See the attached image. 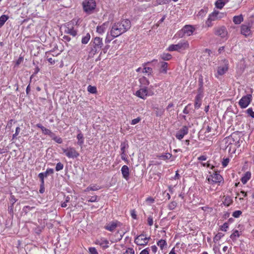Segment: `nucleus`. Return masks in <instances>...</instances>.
<instances>
[{
	"label": "nucleus",
	"instance_id": "f257e3e1",
	"mask_svg": "<svg viewBox=\"0 0 254 254\" xmlns=\"http://www.w3.org/2000/svg\"><path fill=\"white\" fill-rule=\"evenodd\" d=\"M131 27V22L128 19H123L115 23L110 31V34L113 38H116L127 32Z\"/></svg>",
	"mask_w": 254,
	"mask_h": 254
},
{
	"label": "nucleus",
	"instance_id": "f03ea898",
	"mask_svg": "<svg viewBox=\"0 0 254 254\" xmlns=\"http://www.w3.org/2000/svg\"><path fill=\"white\" fill-rule=\"evenodd\" d=\"M83 9L84 12L88 14L93 13L96 3L94 0H84L82 2Z\"/></svg>",
	"mask_w": 254,
	"mask_h": 254
},
{
	"label": "nucleus",
	"instance_id": "7ed1b4c3",
	"mask_svg": "<svg viewBox=\"0 0 254 254\" xmlns=\"http://www.w3.org/2000/svg\"><path fill=\"white\" fill-rule=\"evenodd\" d=\"M78 21L73 19L65 25L64 33L75 37L77 34V30L75 28V25L77 24Z\"/></svg>",
	"mask_w": 254,
	"mask_h": 254
},
{
	"label": "nucleus",
	"instance_id": "20e7f679",
	"mask_svg": "<svg viewBox=\"0 0 254 254\" xmlns=\"http://www.w3.org/2000/svg\"><path fill=\"white\" fill-rule=\"evenodd\" d=\"M91 42L93 44L90 54L94 55L100 51L101 48L103 46V43L102 39L98 37L94 38Z\"/></svg>",
	"mask_w": 254,
	"mask_h": 254
},
{
	"label": "nucleus",
	"instance_id": "39448f33",
	"mask_svg": "<svg viewBox=\"0 0 254 254\" xmlns=\"http://www.w3.org/2000/svg\"><path fill=\"white\" fill-rule=\"evenodd\" d=\"M226 142L229 143L227 146V148L229 147V151L231 150V145H235L237 147L240 146L239 137L236 133H232L230 136L226 138Z\"/></svg>",
	"mask_w": 254,
	"mask_h": 254
},
{
	"label": "nucleus",
	"instance_id": "423d86ee",
	"mask_svg": "<svg viewBox=\"0 0 254 254\" xmlns=\"http://www.w3.org/2000/svg\"><path fill=\"white\" fill-rule=\"evenodd\" d=\"M62 150L65 155L69 158H76L79 156V153L73 147H69L66 149L63 148Z\"/></svg>",
	"mask_w": 254,
	"mask_h": 254
},
{
	"label": "nucleus",
	"instance_id": "0eeeda50",
	"mask_svg": "<svg viewBox=\"0 0 254 254\" xmlns=\"http://www.w3.org/2000/svg\"><path fill=\"white\" fill-rule=\"evenodd\" d=\"M189 47V43L188 42H180L178 44L171 45L168 48L169 51H178L181 50H185Z\"/></svg>",
	"mask_w": 254,
	"mask_h": 254
},
{
	"label": "nucleus",
	"instance_id": "6e6552de",
	"mask_svg": "<svg viewBox=\"0 0 254 254\" xmlns=\"http://www.w3.org/2000/svg\"><path fill=\"white\" fill-rule=\"evenodd\" d=\"M195 28L194 27L190 25H185L182 30L179 32L178 34L179 36L183 37L185 35L188 36H190L194 32Z\"/></svg>",
	"mask_w": 254,
	"mask_h": 254
},
{
	"label": "nucleus",
	"instance_id": "1a4fd4ad",
	"mask_svg": "<svg viewBox=\"0 0 254 254\" xmlns=\"http://www.w3.org/2000/svg\"><path fill=\"white\" fill-rule=\"evenodd\" d=\"M207 180L209 184H214L220 183L223 180V178L220 174L215 172L207 176Z\"/></svg>",
	"mask_w": 254,
	"mask_h": 254
},
{
	"label": "nucleus",
	"instance_id": "9d476101",
	"mask_svg": "<svg viewBox=\"0 0 254 254\" xmlns=\"http://www.w3.org/2000/svg\"><path fill=\"white\" fill-rule=\"evenodd\" d=\"M252 100V96L248 94L243 96L239 101V105L241 108L244 109L247 108L250 104Z\"/></svg>",
	"mask_w": 254,
	"mask_h": 254
},
{
	"label": "nucleus",
	"instance_id": "9b49d317",
	"mask_svg": "<svg viewBox=\"0 0 254 254\" xmlns=\"http://www.w3.org/2000/svg\"><path fill=\"white\" fill-rule=\"evenodd\" d=\"M150 239V237H144V235L141 234L135 238L134 243L139 246H145L148 244V240Z\"/></svg>",
	"mask_w": 254,
	"mask_h": 254
},
{
	"label": "nucleus",
	"instance_id": "f8f14e48",
	"mask_svg": "<svg viewBox=\"0 0 254 254\" xmlns=\"http://www.w3.org/2000/svg\"><path fill=\"white\" fill-rule=\"evenodd\" d=\"M188 132L189 128L188 127L185 126L176 132L175 136L178 139L181 140Z\"/></svg>",
	"mask_w": 254,
	"mask_h": 254
},
{
	"label": "nucleus",
	"instance_id": "ddd939ff",
	"mask_svg": "<svg viewBox=\"0 0 254 254\" xmlns=\"http://www.w3.org/2000/svg\"><path fill=\"white\" fill-rule=\"evenodd\" d=\"M122 226V223L118 221H113L105 226L104 228L110 232H113L117 227Z\"/></svg>",
	"mask_w": 254,
	"mask_h": 254
},
{
	"label": "nucleus",
	"instance_id": "4468645a",
	"mask_svg": "<svg viewBox=\"0 0 254 254\" xmlns=\"http://www.w3.org/2000/svg\"><path fill=\"white\" fill-rule=\"evenodd\" d=\"M96 245H99L103 250H105L109 247V241L105 238H101L95 241Z\"/></svg>",
	"mask_w": 254,
	"mask_h": 254
},
{
	"label": "nucleus",
	"instance_id": "2eb2a0df",
	"mask_svg": "<svg viewBox=\"0 0 254 254\" xmlns=\"http://www.w3.org/2000/svg\"><path fill=\"white\" fill-rule=\"evenodd\" d=\"M214 33L221 38H225L227 35V31L225 26H221L215 28Z\"/></svg>",
	"mask_w": 254,
	"mask_h": 254
},
{
	"label": "nucleus",
	"instance_id": "dca6fc26",
	"mask_svg": "<svg viewBox=\"0 0 254 254\" xmlns=\"http://www.w3.org/2000/svg\"><path fill=\"white\" fill-rule=\"evenodd\" d=\"M135 95L142 99H146L148 95V91L146 87H143L137 90Z\"/></svg>",
	"mask_w": 254,
	"mask_h": 254
},
{
	"label": "nucleus",
	"instance_id": "f3484780",
	"mask_svg": "<svg viewBox=\"0 0 254 254\" xmlns=\"http://www.w3.org/2000/svg\"><path fill=\"white\" fill-rule=\"evenodd\" d=\"M203 97V93L198 92L195 98L194 107L195 109H198L201 104V99Z\"/></svg>",
	"mask_w": 254,
	"mask_h": 254
},
{
	"label": "nucleus",
	"instance_id": "a211bd4d",
	"mask_svg": "<svg viewBox=\"0 0 254 254\" xmlns=\"http://www.w3.org/2000/svg\"><path fill=\"white\" fill-rule=\"evenodd\" d=\"M228 69V62L225 63V64L223 66H220L217 69V74L219 75H222L226 72Z\"/></svg>",
	"mask_w": 254,
	"mask_h": 254
},
{
	"label": "nucleus",
	"instance_id": "6ab92c4d",
	"mask_svg": "<svg viewBox=\"0 0 254 254\" xmlns=\"http://www.w3.org/2000/svg\"><path fill=\"white\" fill-rule=\"evenodd\" d=\"M157 60H153L151 63H153V62H157ZM151 63V62H147V63H144L143 64H142V66H143V69L142 70V72L143 73H148V75H150L152 72V68L150 67H146V65H147V64H149Z\"/></svg>",
	"mask_w": 254,
	"mask_h": 254
},
{
	"label": "nucleus",
	"instance_id": "aec40b11",
	"mask_svg": "<svg viewBox=\"0 0 254 254\" xmlns=\"http://www.w3.org/2000/svg\"><path fill=\"white\" fill-rule=\"evenodd\" d=\"M121 172L123 175V177L126 180H127L129 178V169L128 167L126 165H124L121 169Z\"/></svg>",
	"mask_w": 254,
	"mask_h": 254
},
{
	"label": "nucleus",
	"instance_id": "412c9836",
	"mask_svg": "<svg viewBox=\"0 0 254 254\" xmlns=\"http://www.w3.org/2000/svg\"><path fill=\"white\" fill-rule=\"evenodd\" d=\"M241 34L248 36L251 34V31L250 27L246 25H242L241 26Z\"/></svg>",
	"mask_w": 254,
	"mask_h": 254
},
{
	"label": "nucleus",
	"instance_id": "4be33fe9",
	"mask_svg": "<svg viewBox=\"0 0 254 254\" xmlns=\"http://www.w3.org/2000/svg\"><path fill=\"white\" fill-rule=\"evenodd\" d=\"M79 133L77 135V139L78 140L77 144L79 145L81 147V149L83 148V144L84 143V136L83 134L81 133L80 130H78Z\"/></svg>",
	"mask_w": 254,
	"mask_h": 254
},
{
	"label": "nucleus",
	"instance_id": "5701e85b",
	"mask_svg": "<svg viewBox=\"0 0 254 254\" xmlns=\"http://www.w3.org/2000/svg\"><path fill=\"white\" fill-rule=\"evenodd\" d=\"M219 14L220 13L218 11L215 10L209 14L208 18L211 21L216 20L217 19L221 18L222 17L221 16H218Z\"/></svg>",
	"mask_w": 254,
	"mask_h": 254
},
{
	"label": "nucleus",
	"instance_id": "b1692460",
	"mask_svg": "<svg viewBox=\"0 0 254 254\" xmlns=\"http://www.w3.org/2000/svg\"><path fill=\"white\" fill-rule=\"evenodd\" d=\"M108 23H104L101 25L98 26L97 27V32L100 34L104 33L108 27Z\"/></svg>",
	"mask_w": 254,
	"mask_h": 254
},
{
	"label": "nucleus",
	"instance_id": "393cba45",
	"mask_svg": "<svg viewBox=\"0 0 254 254\" xmlns=\"http://www.w3.org/2000/svg\"><path fill=\"white\" fill-rule=\"evenodd\" d=\"M230 0H217L215 2V6L217 8L222 9L224 5Z\"/></svg>",
	"mask_w": 254,
	"mask_h": 254
},
{
	"label": "nucleus",
	"instance_id": "a878e982",
	"mask_svg": "<svg viewBox=\"0 0 254 254\" xmlns=\"http://www.w3.org/2000/svg\"><path fill=\"white\" fill-rule=\"evenodd\" d=\"M243 20L244 17L242 14L234 16L233 18V21L235 24H240Z\"/></svg>",
	"mask_w": 254,
	"mask_h": 254
},
{
	"label": "nucleus",
	"instance_id": "bb28decb",
	"mask_svg": "<svg viewBox=\"0 0 254 254\" xmlns=\"http://www.w3.org/2000/svg\"><path fill=\"white\" fill-rule=\"evenodd\" d=\"M198 82L199 87L197 91L203 93V79L202 75H199Z\"/></svg>",
	"mask_w": 254,
	"mask_h": 254
},
{
	"label": "nucleus",
	"instance_id": "cd10ccee",
	"mask_svg": "<svg viewBox=\"0 0 254 254\" xmlns=\"http://www.w3.org/2000/svg\"><path fill=\"white\" fill-rule=\"evenodd\" d=\"M129 146L128 142L127 140L121 142V153H126V150L128 148Z\"/></svg>",
	"mask_w": 254,
	"mask_h": 254
},
{
	"label": "nucleus",
	"instance_id": "c85d7f7f",
	"mask_svg": "<svg viewBox=\"0 0 254 254\" xmlns=\"http://www.w3.org/2000/svg\"><path fill=\"white\" fill-rule=\"evenodd\" d=\"M172 154L170 153H165L164 154H161V155L158 156L157 157L159 159L166 160L169 159L172 157Z\"/></svg>",
	"mask_w": 254,
	"mask_h": 254
},
{
	"label": "nucleus",
	"instance_id": "c756f323",
	"mask_svg": "<svg viewBox=\"0 0 254 254\" xmlns=\"http://www.w3.org/2000/svg\"><path fill=\"white\" fill-rule=\"evenodd\" d=\"M140 84L143 87H146V86L149 84V80L144 76L139 79Z\"/></svg>",
	"mask_w": 254,
	"mask_h": 254
},
{
	"label": "nucleus",
	"instance_id": "7c9ffc66",
	"mask_svg": "<svg viewBox=\"0 0 254 254\" xmlns=\"http://www.w3.org/2000/svg\"><path fill=\"white\" fill-rule=\"evenodd\" d=\"M233 202V200L230 196H225L224 200L223 201V204L227 206H229Z\"/></svg>",
	"mask_w": 254,
	"mask_h": 254
},
{
	"label": "nucleus",
	"instance_id": "2f4dec72",
	"mask_svg": "<svg viewBox=\"0 0 254 254\" xmlns=\"http://www.w3.org/2000/svg\"><path fill=\"white\" fill-rule=\"evenodd\" d=\"M100 189V187L99 186L96 185H90L88 186L85 190L86 191H89L90 190L95 191L98 190Z\"/></svg>",
	"mask_w": 254,
	"mask_h": 254
},
{
	"label": "nucleus",
	"instance_id": "473e14b6",
	"mask_svg": "<svg viewBox=\"0 0 254 254\" xmlns=\"http://www.w3.org/2000/svg\"><path fill=\"white\" fill-rule=\"evenodd\" d=\"M154 111L155 112L156 116L157 117L162 116L164 112V110L163 109L158 107L154 108Z\"/></svg>",
	"mask_w": 254,
	"mask_h": 254
},
{
	"label": "nucleus",
	"instance_id": "72a5a7b5",
	"mask_svg": "<svg viewBox=\"0 0 254 254\" xmlns=\"http://www.w3.org/2000/svg\"><path fill=\"white\" fill-rule=\"evenodd\" d=\"M8 18L9 17L6 15H2L0 17V28L4 25Z\"/></svg>",
	"mask_w": 254,
	"mask_h": 254
},
{
	"label": "nucleus",
	"instance_id": "f704fd0d",
	"mask_svg": "<svg viewBox=\"0 0 254 254\" xmlns=\"http://www.w3.org/2000/svg\"><path fill=\"white\" fill-rule=\"evenodd\" d=\"M90 39V35L89 33H87L85 36H83L81 39V43L83 44H86L89 42Z\"/></svg>",
	"mask_w": 254,
	"mask_h": 254
},
{
	"label": "nucleus",
	"instance_id": "c9c22d12",
	"mask_svg": "<svg viewBox=\"0 0 254 254\" xmlns=\"http://www.w3.org/2000/svg\"><path fill=\"white\" fill-rule=\"evenodd\" d=\"M224 236V234L223 233L221 232L218 233L213 238L214 242L216 243L217 242L219 241Z\"/></svg>",
	"mask_w": 254,
	"mask_h": 254
},
{
	"label": "nucleus",
	"instance_id": "e433bc0d",
	"mask_svg": "<svg viewBox=\"0 0 254 254\" xmlns=\"http://www.w3.org/2000/svg\"><path fill=\"white\" fill-rule=\"evenodd\" d=\"M240 237V234L239 231L237 230H235L233 233L230 235V238L233 241H235L236 240V238Z\"/></svg>",
	"mask_w": 254,
	"mask_h": 254
},
{
	"label": "nucleus",
	"instance_id": "4c0bfd02",
	"mask_svg": "<svg viewBox=\"0 0 254 254\" xmlns=\"http://www.w3.org/2000/svg\"><path fill=\"white\" fill-rule=\"evenodd\" d=\"M168 66V64L166 62H162L160 72L162 73H166L167 72V69Z\"/></svg>",
	"mask_w": 254,
	"mask_h": 254
},
{
	"label": "nucleus",
	"instance_id": "58836bf2",
	"mask_svg": "<svg viewBox=\"0 0 254 254\" xmlns=\"http://www.w3.org/2000/svg\"><path fill=\"white\" fill-rule=\"evenodd\" d=\"M157 245L160 248L161 250H163L164 246H167V243L164 240H159L157 243Z\"/></svg>",
	"mask_w": 254,
	"mask_h": 254
},
{
	"label": "nucleus",
	"instance_id": "ea45409f",
	"mask_svg": "<svg viewBox=\"0 0 254 254\" xmlns=\"http://www.w3.org/2000/svg\"><path fill=\"white\" fill-rule=\"evenodd\" d=\"M161 58L162 60L165 61H168L172 58V56L168 53H164L161 55Z\"/></svg>",
	"mask_w": 254,
	"mask_h": 254
},
{
	"label": "nucleus",
	"instance_id": "a19ab883",
	"mask_svg": "<svg viewBox=\"0 0 254 254\" xmlns=\"http://www.w3.org/2000/svg\"><path fill=\"white\" fill-rule=\"evenodd\" d=\"M87 90L89 92L91 93H96L97 92V89L95 86H92L91 85H89L87 87Z\"/></svg>",
	"mask_w": 254,
	"mask_h": 254
},
{
	"label": "nucleus",
	"instance_id": "79ce46f5",
	"mask_svg": "<svg viewBox=\"0 0 254 254\" xmlns=\"http://www.w3.org/2000/svg\"><path fill=\"white\" fill-rule=\"evenodd\" d=\"M34 206H25L23 208V211L26 214L28 213L29 211L30 210H32V209H34Z\"/></svg>",
	"mask_w": 254,
	"mask_h": 254
},
{
	"label": "nucleus",
	"instance_id": "37998d69",
	"mask_svg": "<svg viewBox=\"0 0 254 254\" xmlns=\"http://www.w3.org/2000/svg\"><path fill=\"white\" fill-rule=\"evenodd\" d=\"M171 1V0H156V5H163L167 4Z\"/></svg>",
	"mask_w": 254,
	"mask_h": 254
},
{
	"label": "nucleus",
	"instance_id": "c03bdc74",
	"mask_svg": "<svg viewBox=\"0 0 254 254\" xmlns=\"http://www.w3.org/2000/svg\"><path fill=\"white\" fill-rule=\"evenodd\" d=\"M177 203L176 201H173L169 204L168 208L171 210H174L177 206Z\"/></svg>",
	"mask_w": 254,
	"mask_h": 254
},
{
	"label": "nucleus",
	"instance_id": "a18cd8bd",
	"mask_svg": "<svg viewBox=\"0 0 254 254\" xmlns=\"http://www.w3.org/2000/svg\"><path fill=\"white\" fill-rule=\"evenodd\" d=\"M51 137L55 141H56V142H57L59 144H61L63 142L62 139L61 137L56 136L54 133V136Z\"/></svg>",
	"mask_w": 254,
	"mask_h": 254
},
{
	"label": "nucleus",
	"instance_id": "49530a36",
	"mask_svg": "<svg viewBox=\"0 0 254 254\" xmlns=\"http://www.w3.org/2000/svg\"><path fill=\"white\" fill-rule=\"evenodd\" d=\"M43 133L45 134L49 135L50 137H53L54 136V133L52 132L50 129L46 128V129H44V131L43 132Z\"/></svg>",
	"mask_w": 254,
	"mask_h": 254
},
{
	"label": "nucleus",
	"instance_id": "de8ad7c7",
	"mask_svg": "<svg viewBox=\"0 0 254 254\" xmlns=\"http://www.w3.org/2000/svg\"><path fill=\"white\" fill-rule=\"evenodd\" d=\"M63 168H64V165L62 163L59 162L57 164L56 166V170L57 171H59L63 169Z\"/></svg>",
	"mask_w": 254,
	"mask_h": 254
},
{
	"label": "nucleus",
	"instance_id": "09e8293b",
	"mask_svg": "<svg viewBox=\"0 0 254 254\" xmlns=\"http://www.w3.org/2000/svg\"><path fill=\"white\" fill-rule=\"evenodd\" d=\"M44 174L45 177H47L49 174H53L54 173V170L51 168L47 169L45 172H43Z\"/></svg>",
	"mask_w": 254,
	"mask_h": 254
},
{
	"label": "nucleus",
	"instance_id": "8fccbe9b",
	"mask_svg": "<svg viewBox=\"0 0 254 254\" xmlns=\"http://www.w3.org/2000/svg\"><path fill=\"white\" fill-rule=\"evenodd\" d=\"M242 212L240 210H236L232 214V216L235 218H238L241 214Z\"/></svg>",
	"mask_w": 254,
	"mask_h": 254
},
{
	"label": "nucleus",
	"instance_id": "3c124183",
	"mask_svg": "<svg viewBox=\"0 0 254 254\" xmlns=\"http://www.w3.org/2000/svg\"><path fill=\"white\" fill-rule=\"evenodd\" d=\"M89 252L90 254H98L97 250L94 247H90L89 248Z\"/></svg>",
	"mask_w": 254,
	"mask_h": 254
},
{
	"label": "nucleus",
	"instance_id": "603ef678",
	"mask_svg": "<svg viewBox=\"0 0 254 254\" xmlns=\"http://www.w3.org/2000/svg\"><path fill=\"white\" fill-rule=\"evenodd\" d=\"M20 130H21V129L19 127H18L16 128L15 132L12 135V139H13L16 137V136L19 134Z\"/></svg>",
	"mask_w": 254,
	"mask_h": 254
},
{
	"label": "nucleus",
	"instance_id": "864d4df0",
	"mask_svg": "<svg viewBox=\"0 0 254 254\" xmlns=\"http://www.w3.org/2000/svg\"><path fill=\"white\" fill-rule=\"evenodd\" d=\"M9 200L11 203V204L14 205V204L17 201V199H16V198L13 195L11 194Z\"/></svg>",
	"mask_w": 254,
	"mask_h": 254
},
{
	"label": "nucleus",
	"instance_id": "5fc2aeb1",
	"mask_svg": "<svg viewBox=\"0 0 254 254\" xmlns=\"http://www.w3.org/2000/svg\"><path fill=\"white\" fill-rule=\"evenodd\" d=\"M230 159L228 158H224L222 164L223 167H226L229 162Z\"/></svg>",
	"mask_w": 254,
	"mask_h": 254
},
{
	"label": "nucleus",
	"instance_id": "6e6d98bb",
	"mask_svg": "<svg viewBox=\"0 0 254 254\" xmlns=\"http://www.w3.org/2000/svg\"><path fill=\"white\" fill-rule=\"evenodd\" d=\"M247 112L249 116H250L253 118H254V112H253L252 108H249L247 110Z\"/></svg>",
	"mask_w": 254,
	"mask_h": 254
},
{
	"label": "nucleus",
	"instance_id": "4d7b16f0",
	"mask_svg": "<svg viewBox=\"0 0 254 254\" xmlns=\"http://www.w3.org/2000/svg\"><path fill=\"white\" fill-rule=\"evenodd\" d=\"M38 177H39V178L40 179L41 183V184H44V177H45V175H44V174L43 173H40L39 174Z\"/></svg>",
	"mask_w": 254,
	"mask_h": 254
},
{
	"label": "nucleus",
	"instance_id": "13d9d810",
	"mask_svg": "<svg viewBox=\"0 0 254 254\" xmlns=\"http://www.w3.org/2000/svg\"><path fill=\"white\" fill-rule=\"evenodd\" d=\"M228 228V224L227 222L224 223L223 225L221 226V230L226 232L227 229Z\"/></svg>",
	"mask_w": 254,
	"mask_h": 254
},
{
	"label": "nucleus",
	"instance_id": "bf43d9fd",
	"mask_svg": "<svg viewBox=\"0 0 254 254\" xmlns=\"http://www.w3.org/2000/svg\"><path fill=\"white\" fill-rule=\"evenodd\" d=\"M250 179V177L247 176H244L241 178V182L243 184L247 183L248 181Z\"/></svg>",
	"mask_w": 254,
	"mask_h": 254
},
{
	"label": "nucleus",
	"instance_id": "052dcab7",
	"mask_svg": "<svg viewBox=\"0 0 254 254\" xmlns=\"http://www.w3.org/2000/svg\"><path fill=\"white\" fill-rule=\"evenodd\" d=\"M97 197L98 196L97 195L90 196L89 199L88 200V201L91 202L97 201Z\"/></svg>",
	"mask_w": 254,
	"mask_h": 254
},
{
	"label": "nucleus",
	"instance_id": "680f3d73",
	"mask_svg": "<svg viewBox=\"0 0 254 254\" xmlns=\"http://www.w3.org/2000/svg\"><path fill=\"white\" fill-rule=\"evenodd\" d=\"M147 223L149 226H151L153 225V220L152 216H150L147 218Z\"/></svg>",
	"mask_w": 254,
	"mask_h": 254
},
{
	"label": "nucleus",
	"instance_id": "e2e57ef3",
	"mask_svg": "<svg viewBox=\"0 0 254 254\" xmlns=\"http://www.w3.org/2000/svg\"><path fill=\"white\" fill-rule=\"evenodd\" d=\"M140 121V118H137L136 119H134L131 121V124L132 125H134L138 123H139Z\"/></svg>",
	"mask_w": 254,
	"mask_h": 254
},
{
	"label": "nucleus",
	"instance_id": "0e129e2a",
	"mask_svg": "<svg viewBox=\"0 0 254 254\" xmlns=\"http://www.w3.org/2000/svg\"><path fill=\"white\" fill-rule=\"evenodd\" d=\"M130 214L132 218L134 219H136L137 218V215L136 214V212L134 210H132L130 212Z\"/></svg>",
	"mask_w": 254,
	"mask_h": 254
},
{
	"label": "nucleus",
	"instance_id": "69168bd1",
	"mask_svg": "<svg viewBox=\"0 0 254 254\" xmlns=\"http://www.w3.org/2000/svg\"><path fill=\"white\" fill-rule=\"evenodd\" d=\"M126 253H129L130 254H134L135 252L134 250L131 248H128L126 252Z\"/></svg>",
	"mask_w": 254,
	"mask_h": 254
},
{
	"label": "nucleus",
	"instance_id": "338daca9",
	"mask_svg": "<svg viewBox=\"0 0 254 254\" xmlns=\"http://www.w3.org/2000/svg\"><path fill=\"white\" fill-rule=\"evenodd\" d=\"M70 40V37L67 35H64L63 37V40L65 42H69Z\"/></svg>",
	"mask_w": 254,
	"mask_h": 254
},
{
	"label": "nucleus",
	"instance_id": "774afa93",
	"mask_svg": "<svg viewBox=\"0 0 254 254\" xmlns=\"http://www.w3.org/2000/svg\"><path fill=\"white\" fill-rule=\"evenodd\" d=\"M149 248H147L144 250H143L139 254H149Z\"/></svg>",
	"mask_w": 254,
	"mask_h": 254
}]
</instances>
